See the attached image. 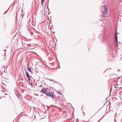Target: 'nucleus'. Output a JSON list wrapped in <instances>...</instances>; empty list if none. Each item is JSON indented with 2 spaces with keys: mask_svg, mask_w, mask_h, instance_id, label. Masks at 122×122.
Listing matches in <instances>:
<instances>
[{
  "mask_svg": "<svg viewBox=\"0 0 122 122\" xmlns=\"http://www.w3.org/2000/svg\"><path fill=\"white\" fill-rule=\"evenodd\" d=\"M48 90L44 88H42L41 91V92L42 93L45 94L47 96H49L50 97L53 99H56V97L51 92H48Z\"/></svg>",
  "mask_w": 122,
  "mask_h": 122,
  "instance_id": "obj_1",
  "label": "nucleus"
},
{
  "mask_svg": "<svg viewBox=\"0 0 122 122\" xmlns=\"http://www.w3.org/2000/svg\"><path fill=\"white\" fill-rule=\"evenodd\" d=\"M115 43L116 46H117L118 45V43L117 40V31L115 32Z\"/></svg>",
  "mask_w": 122,
  "mask_h": 122,
  "instance_id": "obj_2",
  "label": "nucleus"
},
{
  "mask_svg": "<svg viewBox=\"0 0 122 122\" xmlns=\"http://www.w3.org/2000/svg\"><path fill=\"white\" fill-rule=\"evenodd\" d=\"M107 11L105 10H104L102 13L103 16V17H106V15L107 14Z\"/></svg>",
  "mask_w": 122,
  "mask_h": 122,
  "instance_id": "obj_3",
  "label": "nucleus"
},
{
  "mask_svg": "<svg viewBox=\"0 0 122 122\" xmlns=\"http://www.w3.org/2000/svg\"><path fill=\"white\" fill-rule=\"evenodd\" d=\"M25 72L27 78H28V79H30V76H29L28 73L26 71Z\"/></svg>",
  "mask_w": 122,
  "mask_h": 122,
  "instance_id": "obj_4",
  "label": "nucleus"
},
{
  "mask_svg": "<svg viewBox=\"0 0 122 122\" xmlns=\"http://www.w3.org/2000/svg\"><path fill=\"white\" fill-rule=\"evenodd\" d=\"M15 94L18 99L20 98V96L18 93H16Z\"/></svg>",
  "mask_w": 122,
  "mask_h": 122,
  "instance_id": "obj_5",
  "label": "nucleus"
},
{
  "mask_svg": "<svg viewBox=\"0 0 122 122\" xmlns=\"http://www.w3.org/2000/svg\"><path fill=\"white\" fill-rule=\"evenodd\" d=\"M27 69L30 72H31V73H32L31 71V67H27Z\"/></svg>",
  "mask_w": 122,
  "mask_h": 122,
  "instance_id": "obj_6",
  "label": "nucleus"
},
{
  "mask_svg": "<svg viewBox=\"0 0 122 122\" xmlns=\"http://www.w3.org/2000/svg\"><path fill=\"white\" fill-rule=\"evenodd\" d=\"M107 6L106 5H104V10H105L106 11H107Z\"/></svg>",
  "mask_w": 122,
  "mask_h": 122,
  "instance_id": "obj_7",
  "label": "nucleus"
},
{
  "mask_svg": "<svg viewBox=\"0 0 122 122\" xmlns=\"http://www.w3.org/2000/svg\"><path fill=\"white\" fill-rule=\"evenodd\" d=\"M57 93L59 94H60L61 95H62V93H61V92H60L59 91H58Z\"/></svg>",
  "mask_w": 122,
  "mask_h": 122,
  "instance_id": "obj_8",
  "label": "nucleus"
},
{
  "mask_svg": "<svg viewBox=\"0 0 122 122\" xmlns=\"http://www.w3.org/2000/svg\"><path fill=\"white\" fill-rule=\"evenodd\" d=\"M44 2V0H41V3L42 4H43V3Z\"/></svg>",
  "mask_w": 122,
  "mask_h": 122,
  "instance_id": "obj_9",
  "label": "nucleus"
},
{
  "mask_svg": "<svg viewBox=\"0 0 122 122\" xmlns=\"http://www.w3.org/2000/svg\"><path fill=\"white\" fill-rule=\"evenodd\" d=\"M49 80H50V81H53V80L51 79H49Z\"/></svg>",
  "mask_w": 122,
  "mask_h": 122,
  "instance_id": "obj_10",
  "label": "nucleus"
},
{
  "mask_svg": "<svg viewBox=\"0 0 122 122\" xmlns=\"http://www.w3.org/2000/svg\"><path fill=\"white\" fill-rule=\"evenodd\" d=\"M84 121L85 122H88V121Z\"/></svg>",
  "mask_w": 122,
  "mask_h": 122,
  "instance_id": "obj_11",
  "label": "nucleus"
},
{
  "mask_svg": "<svg viewBox=\"0 0 122 122\" xmlns=\"http://www.w3.org/2000/svg\"><path fill=\"white\" fill-rule=\"evenodd\" d=\"M83 114H84V115H85V113H84V112H83Z\"/></svg>",
  "mask_w": 122,
  "mask_h": 122,
  "instance_id": "obj_12",
  "label": "nucleus"
},
{
  "mask_svg": "<svg viewBox=\"0 0 122 122\" xmlns=\"http://www.w3.org/2000/svg\"><path fill=\"white\" fill-rule=\"evenodd\" d=\"M119 44H120L121 43V42H119Z\"/></svg>",
  "mask_w": 122,
  "mask_h": 122,
  "instance_id": "obj_13",
  "label": "nucleus"
},
{
  "mask_svg": "<svg viewBox=\"0 0 122 122\" xmlns=\"http://www.w3.org/2000/svg\"><path fill=\"white\" fill-rule=\"evenodd\" d=\"M42 85H41L40 86L41 87H42Z\"/></svg>",
  "mask_w": 122,
  "mask_h": 122,
  "instance_id": "obj_14",
  "label": "nucleus"
},
{
  "mask_svg": "<svg viewBox=\"0 0 122 122\" xmlns=\"http://www.w3.org/2000/svg\"><path fill=\"white\" fill-rule=\"evenodd\" d=\"M47 110H49L48 109H48H47Z\"/></svg>",
  "mask_w": 122,
  "mask_h": 122,
  "instance_id": "obj_15",
  "label": "nucleus"
},
{
  "mask_svg": "<svg viewBox=\"0 0 122 122\" xmlns=\"http://www.w3.org/2000/svg\"><path fill=\"white\" fill-rule=\"evenodd\" d=\"M108 106H107V108H108Z\"/></svg>",
  "mask_w": 122,
  "mask_h": 122,
  "instance_id": "obj_16",
  "label": "nucleus"
},
{
  "mask_svg": "<svg viewBox=\"0 0 122 122\" xmlns=\"http://www.w3.org/2000/svg\"><path fill=\"white\" fill-rule=\"evenodd\" d=\"M114 120L115 121H116V120H115V119H114Z\"/></svg>",
  "mask_w": 122,
  "mask_h": 122,
  "instance_id": "obj_17",
  "label": "nucleus"
},
{
  "mask_svg": "<svg viewBox=\"0 0 122 122\" xmlns=\"http://www.w3.org/2000/svg\"><path fill=\"white\" fill-rule=\"evenodd\" d=\"M118 71H119V69H118Z\"/></svg>",
  "mask_w": 122,
  "mask_h": 122,
  "instance_id": "obj_18",
  "label": "nucleus"
},
{
  "mask_svg": "<svg viewBox=\"0 0 122 122\" xmlns=\"http://www.w3.org/2000/svg\"><path fill=\"white\" fill-rule=\"evenodd\" d=\"M118 71H119V69H118Z\"/></svg>",
  "mask_w": 122,
  "mask_h": 122,
  "instance_id": "obj_19",
  "label": "nucleus"
},
{
  "mask_svg": "<svg viewBox=\"0 0 122 122\" xmlns=\"http://www.w3.org/2000/svg\"><path fill=\"white\" fill-rule=\"evenodd\" d=\"M101 119H100V120H101Z\"/></svg>",
  "mask_w": 122,
  "mask_h": 122,
  "instance_id": "obj_20",
  "label": "nucleus"
},
{
  "mask_svg": "<svg viewBox=\"0 0 122 122\" xmlns=\"http://www.w3.org/2000/svg\"><path fill=\"white\" fill-rule=\"evenodd\" d=\"M99 122V121H98V122Z\"/></svg>",
  "mask_w": 122,
  "mask_h": 122,
  "instance_id": "obj_21",
  "label": "nucleus"
}]
</instances>
